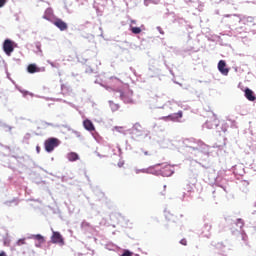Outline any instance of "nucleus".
I'll use <instances>...</instances> for the list:
<instances>
[{"mask_svg": "<svg viewBox=\"0 0 256 256\" xmlns=\"http://www.w3.org/2000/svg\"><path fill=\"white\" fill-rule=\"evenodd\" d=\"M75 134L77 135V137H81V133L75 131Z\"/></svg>", "mask_w": 256, "mask_h": 256, "instance_id": "obj_26", "label": "nucleus"}, {"mask_svg": "<svg viewBox=\"0 0 256 256\" xmlns=\"http://www.w3.org/2000/svg\"><path fill=\"white\" fill-rule=\"evenodd\" d=\"M163 191H160V195H165V191L167 190V185L163 186Z\"/></svg>", "mask_w": 256, "mask_h": 256, "instance_id": "obj_22", "label": "nucleus"}, {"mask_svg": "<svg viewBox=\"0 0 256 256\" xmlns=\"http://www.w3.org/2000/svg\"><path fill=\"white\" fill-rule=\"evenodd\" d=\"M36 151H37V153H41V147L37 146Z\"/></svg>", "mask_w": 256, "mask_h": 256, "instance_id": "obj_24", "label": "nucleus"}, {"mask_svg": "<svg viewBox=\"0 0 256 256\" xmlns=\"http://www.w3.org/2000/svg\"><path fill=\"white\" fill-rule=\"evenodd\" d=\"M134 131H136V133H138V135H143V133L145 132V131L143 130V127H142L141 124H139V123H136V124L134 125Z\"/></svg>", "mask_w": 256, "mask_h": 256, "instance_id": "obj_16", "label": "nucleus"}, {"mask_svg": "<svg viewBox=\"0 0 256 256\" xmlns=\"http://www.w3.org/2000/svg\"><path fill=\"white\" fill-rule=\"evenodd\" d=\"M238 223H241V225H243V220L238 219Z\"/></svg>", "mask_w": 256, "mask_h": 256, "instance_id": "obj_27", "label": "nucleus"}, {"mask_svg": "<svg viewBox=\"0 0 256 256\" xmlns=\"http://www.w3.org/2000/svg\"><path fill=\"white\" fill-rule=\"evenodd\" d=\"M161 174L163 175V177H171V175H173V170H171V166L166 165L165 167H163L161 169Z\"/></svg>", "mask_w": 256, "mask_h": 256, "instance_id": "obj_9", "label": "nucleus"}, {"mask_svg": "<svg viewBox=\"0 0 256 256\" xmlns=\"http://www.w3.org/2000/svg\"><path fill=\"white\" fill-rule=\"evenodd\" d=\"M219 119L217 116H213L206 121V127L208 129H217L219 127Z\"/></svg>", "mask_w": 256, "mask_h": 256, "instance_id": "obj_3", "label": "nucleus"}, {"mask_svg": "<svg viewBox=\"0 0 256 256\" xmlns=\"http://www.w3.org/2000/svg\"><path fill=\"white\" fill-rule=\"evenodd\" d=\"M27 71H28V73H31V74L39 73L41 71V68L37 67L36 64H30L27 67Z\"/></svg>", "mask_w": 256, "mask_h": 256, "instance_id": "obj_11", "label": "nucleus"}, {"mask_svg": "<svg viewBox=\"0 0 256 256\" xmlns=\"http://www.w3.org/2000/svg\"><path fill=\"white\" fill-rule=\"evenodd\" d=\"M131 31H132V33H134V35H139V33H141V28H139V27H132Z\"/></svg>", "mask_w": 256, "mask_h": 256, "instance_id": "obj_17", "label": "nucleus"}, {"mask_svg": "<svg viewBox=\"0 0 256 256\" xmlns=\"http://www.w3.org/2000/svg\"><path fill=\"white\" fill-rule=\"evenodd\" d=\"M182 117H183V111H179L172 115H168L167 119H169L170 121H179V119H181Z\"/></svg>", "mask_w": 256, "mask_h": 256, "instance_id": "obj_10", "label": "nucleus"}, {"mask_svg": "<svg viewBox=\"0 0 256 256\" xmlns=\"http://www.w3.org/2000/svg\"><path fill=\"white\" fill-rule=\"evenodd\" d=\"M51 241H52V243L63 244V236L59 232H53Z\"/></svg>", "mask_w": 256, "mask_h": 256, "instance_id": "obj_6", "label": "nucleus"}, {"mask_svg": "<svg viewBox=\"0 0 256 256\" xmlns=\"http://www.w3.org/2000/svg\"><path fill=\"white\" fill-rule=\"evenodd\" d=\"M180 244L187 246V239L183 238L182 240H180Z\"/></svg>", "mask_w": 256, "mask_h": 256, "instance_id": "obj_20", "label": "nucleus"}, {"mask_svg": "<svg viewBox=\"0 0 256 256\" xmlns=\"http://www.w3.org/2000/svg\"><path fill=\"white\" fill-rule=\"evenodd\" d=\"M244 93H245V97L248 101H256L255 92H253V90L246 88L244 90Z\"/></svg>", "mask_w": 256, "mask_h": 256, "instance_id": "obj_7", "label": "nucleus"}, {"mask_svg": "<svg viewBox=\"0 0 256 256\" xmlns=\"http://www.w3.org/2000/svg\"><path fill=\"white\" fill-rule=\"evenodd\" d=\"M5 3H7V0H0V8L4 7Z\"/></svg>", "mask_w": 256, "mask_h": 256, "instance_id": "obj_21", "label": "nucleus"}, {"mask_svg": "<svg viewBox=\"0 0 256 256\" xmlns=\"http://www.w3.org/2000/svg\"><path fill=\"white\" fill-rule=\"evenodd\" d=\"M123 165H125V161L118 162V167H123Z\"/></svg>", "mask_w": 256, "mask_h": 256, "instance_id": "obj_23", "label": "nucleus"}, {"mask_svg": "<svg viewBox=\"0 0 256 256\" xmlns=\"http://www.w3.org/2000/svg\"><path fill=\"white\" fill-rule=\"evenodd\" d=\"M16 245H18V247H21V245H27V242L25 241V238H22L16 242Z\"/></svg>", "mask_w": 256, "mask_h": 256, "instance_id": "obj_18", "label": "nucleus"}, {"mask_svg": "<svg viewBox=\"0 0 256 256\" xmlns=\"http://www.w3.org/2000/svg\"><path fill=\"white\" fill-rule=\"evenodd\" d=\"M53 25H55V27H57L58 29H60V31H67V29H68L67 23H65V21H63V20L60 19V18H56V19L53 21Z\"/></svg>", "mask_w": 256, "mask_h": 256, "instance_id": "obj_4", "label": "nucleus"}, {"mask_svg": "<svg viewBox=\"0 0 256 256\" xmlns=\"http://www.w3.org/2000/svg\"><path fill=\"white\" fill-rule=\"evenodd\" d=\"M165 217L167 221H172V223H177V218H175V215L171 212H166Z\"/></svg>", "mask_w": 256, "mask_h": 256, "instance_id": "obj_15", "label": "nucleus"}, {"mask_svg": "<svg viewBox=\"0 0 256 256\" xmlns=\"http://www.w3.org/2000/svg\"><path fill=\"white\" fill-rule=\"evenodd\" d=\"M119 129H121V128H120V127H117V126L115 127V130H116V131H119Z\"/></svg>", "mask_w": 256, "mask_h": 256, "instance_id": "obj_28", "label": "nucleus"}, {"mask_svg": "<svg viewBox=\"0 0 256 256\" xmlns=\"http://www.w3.org/2000/svg\"><path fill=\"white\" fill-rule=\"evenodd\" d=\"M144 155H151V154H150L149 152H147V151H146V152H144Z\"/></svg>", "mask_w": 256, "mask_h": 256, "instance_id": "obj_29", "label": "nucleus"}, {"mask_svg": "<svg viewBox=\"0 0 256 256\" xmlns=\"http://www.w3.org/2000/svg\"><path fill=\"white\" fill-rule=\"evenodd\" d=\"M13 45H15V42L9 39H6L3 43V51L8 55V57H11V53L15 51V47Z\"/></svg>", "mask_w": 256, "mask_h": 256, "instance_id": "obj_2", "label": "nucleus"}, {"mask_svg": "<svg viewBox=\"0 0 256 256\" xmlns=\"http://www.w3.org/2000/svg\"><path fill=\"white\" fill-rule=\"evenodd\" d=\"M83 127L86 131H95V125H93V122L89 119L83 121Z\"/></svg>", "mask_w": 256, "mask_h": 256, "instance_id": "obj_8", "label": "nucleus"}, {"mask_svg": "<svg viewBox=\"0 0 256 256\" xmlns=\"http://www.w3.org/2000/svg\"><path fill=\"white\" fill-rule=\"evenodd\" d=\"M32 238L39 242V244H36V247H41L45 243V238L41 234L33 235Z\"/></svg>", "mask_w": 256, "mask_h": 256, "instance_id": "obj_12", "label": "nucleus"}, {"mask_svg": "<svg viewBox=\"0 0 256 256\" xmlns=\"http://www.w3.org/2000/svg\"><path fill=\"white\" fill-rule=\"evenodd\" d=\"M0 256H7V253L5 251L0 252Z\"/></svg>", "mask_w": 256, "mask_h": 256, "instance_id": "obj_25", "label": "nucleus"}, {"mask_svg": "<svg viewBox=\"0 0 256 256\" xmlns=\"http://www.w3.org/2000/svg\"><path fill=\"white\" fill-rule=\"evenodd\" d=\"M67 159H68V161H78L79 154L75 153V152H70L67 154Z\"/></svg>", "mask_w": 256, "mask_h": 256, "instance_id": "obj_14", "label": "nucleus"}, {"mask_svg": "<svg viewBox=\"0 0 256 256\" xmlns=\"http://www.w3.org/2000/svg\"><path fill=\"white\" fill-rule=\"evenodd\" d=\"M60 143L61 141L57 138H48L44 142L45 151H47V153L53 152L56 147H59Z\"/></svg>", "mask_w": 256, "mask_h": 256, "instance_id": "obj_1", "label": "nucleus"}, {"mask_svg": "<svg viewBox=\"0 0 256 256\" xmlns=\"http://www.w3.org/2000/svg\"><path fill=\"white\" fill-rule=\"evenodd\" d=\"M132 23H135V20H132Z\"/></svg>", "mask_w": 256, "mask_h": 256, "instance_id": "obj_30", "label": "nucleus"}, {"mask_svg": "<svg viewBox=\"0 0 256 256\" xmlns=\"http://www.w3.org/2000/svg\"><path fill=\"white\" fill-rule=\"evenodd\" d=\"M110 107H111L112 111H117V109H119V105L114 104V103L110 104Z\"/></svg>", "mask_w": 256, "mask_h": 256, "instance_id": "obj_19", "label": "nucleus"}, {"mask_svg": "<svg viewBox=\"0 0 256 256\" xmlns=\"http://www.w3.org/2000/svg\"><path fill=\"white\" fill-rule=\"evenodd\" d=\"M218 70L222 75H229V68H227V63L225 62V60H220L218 62Z\"/></svg>", "mask_w": 256, "mask_h": 256, "instance_id": "obj_5", "label": "nucleus"}, {"mask_svg": "<svg viewBox=\"0 0 256 256\" xmlns=\"http://www.w3.org/2000/svg\"><path fill=\"white\" fill-rule=\"evenodd\" d=\"M51 17H53V10L48 8L43 15V19H46V21H51Z\"/></svg>", "mask_w": 256, "mask_h": 256, "instance_id": "obj_13", "label": "nucleus"}]
</instances>
